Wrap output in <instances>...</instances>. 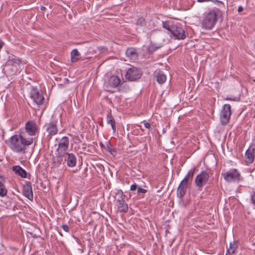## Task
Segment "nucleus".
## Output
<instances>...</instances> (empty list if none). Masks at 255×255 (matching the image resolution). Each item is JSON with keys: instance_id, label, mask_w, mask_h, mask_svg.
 Wrapping results in <instances>:
<instances>
[{"instance_id": "43", "label": "nucleus", "mask_w": 255, "mask_h": 255, "mask_svg": "<svg viewBox=\"0 0 255 255\" xmlns=\"http://www.w3.org/2000/svg\"><path fill=\"white\" fill-rule=\"evenodd\" d=\"M227 250H231V252H232L233 251H234V254H235L236 251H234V250H233V249H231V248H230L229 249H228Z\"/></svg>"}, {"instance_id": "32", "label": "nucleus", "mask_w": 255, "mask_h": 255, "mask_svg": "<svg viewBox=\"0 0 255 255\" xmlns=\"http://www.w3.org/2000/svg\"><path fill=\"white\" fill-rule=\"evenodd\" d=\"M251 201L255 209V191L253 193L251 196Z\"/></svg>"}, {"instance_id": "12", "label": "nucleus", "mask_w": 255, "mask_h": 255, "mask_svg": "<svg viewBox=\"0 0 255 255\" xmlns=\"http://www.w3.org/2000/svg\"><path fill=\"white\" fill-rule=\"evenodd\" d=\"M45 130L48 133V136L50 138L56 135L58 132V128L55 123L54 122H50L48 123H46L43 127Z\"/></svg>"}, {"instance_id": "40", "label": "nucleus", "mask_w": 255, "mask_h": 255, "mask_svg": "<svg viewBox=\"0 0 255 255\" xmlns=\"http://www.w3.org/2000/svg\"><path fill=\"white\" fill-rule=\"evenodd\" d=\"M210 0H197V1L199 2H204V1H209Z\"/></svg>"}, {"instance_id": "10", "label": "nucleus", "mask_w": 255, "mask_h": 255, "mask_svg": "<svg viewBox=\"0 0 255 255\" xmlns=\"http://www.w3.org/2000/svg\"><path fill=\"white\" fill-rule=\"evenodd\" d=\"M69 139L67 136H63L58 143V147L56 150L57 152H60L66 155L68 149Z\"/></svg>"}, {"instance_id": "2", "label": "nucleus", "mask_w": 255, "mask_h": 255, "mask_svg": "<svg viewBox=\"0 0 255 255\" xmlns=\"http://www.w3.org/2000/svg\"><path fill=\"white\" fill-rule=\"evenodd\" d=\"M222 11L218 8L215 7L204 14L201 21V27L206 30H211L215 25L218 17L222 15Z\"/></svg>"}, {"instance_id": "7", "label": "nucleus", "mask_w": 255, "mask_h": 255, "mask_svg": "<svg viewBox=\"0 0 255 255\" xmlns=\"http://www.w3.org/2000/svg\"><path fill=\"white\" fill-rule=\"evenodd\" d=\"M142 72L140 69L135 67H132L128 70L126 78L129 81H135L141 77Z\"/></svg>"}, {"instance_id": "19", "label": "nucleus", "mask_w": 255, "mask_h": 255, "mask_svg": "<svg viewBox=\"0 0 255 255\" xmlns=\"http://www.w3.org/2000/svg\"><path fill=\"white\" fill-rule=\"evenodd\" d=\"M195 171V168H192L190 170L181 182L187 185H188L189 183H191L193 179Z\"/></svg>"}, {"instance_id": "1", "label": "nucleus", "mask_w": 255, "mask_h": 255, "mask_svg": "<svg viewBox=\"0 0 255 255\" xmlns=\"http://www.w3.org/2000/svg\"><path fill=\"white\" fill-rule=\"evenodd\" d=\"M33 141V137L26 139L22 134H15L10 138L9 147L14 152L25 153L26 146L31 145Z\"/></svg>"}, {"instance_id": "6", "label": "nucleus", "mask_w": 255, "mask_h": 255, "mask_svg": "<svg viewBox=\"0 0 255 255\" xmlns=\"http://www.w3.org/2000/svg\"><path fill=\"white\" fill-rule=\"evenodd\" d=\"M117 194L120 195L116 204L118 210L120 212L127 213L128 211V207L125 200L126 195L121 190H119Z\"/></svg>"}, {"instance_id": "25", "label": "nucleus", "mask_w": 255, "mask_h": 255, "mask_svg": "<svg viewBox=\"0 0 255 255\" xmlns=\"http://www.w3.org/2000/svg\"><path fill=\"white\" fill-rule=\"evenodd\" d=\"M146 25L145 19L143 17H139L135 22V26L136 30L141 29L144 27Z\"/></svg>"}, {"instance_id": "37", "label": "nucleus", "mask_w": 255, "mask_h": 255, "mask_svg": "<svg viewBox=\"0 0 255 255\" xmlns=\"http://www.w3.org/2000/svg\"><path fill=\"white\" fill-rule=\"evenodd\" d=\"M230 248H231V249H233L235 251H236L237 248V246L235 245L232 244V243H230Z\"/></svg>"}, {"instance_id": "11", "label": "nucleus", "mask_w": 255, "mask_h": 255, "mask_svg": "<svg viewBox=\"0 0 255 255\" xmlns=\"http://www.w3.org/2000/svg\"><path fill=\"white\" fill-rule=\"evenodd\" d=\"M25 128L26 132L30 136L35 135L39 130L36 124L33 121L27 122L25 124Z\"/></svg>"}, {"instance_id": "41", "label": "nucleus", "mask_w": 255, "mask_h": 255, "mask_svg": "<svg viewBox=\"0 0 255 255\" xmlns=\"http://www.w3.org/2000/svg\"><path fill=\"white\" fill-rule=\"evenodd\" d=\"M45 9H46V7H45V6H41V7H40V10H41V11H45Z\"/></svg>"}, {"instance_id": "35", "label": "nucleus", "mask_w": 255, "mask_h": 255, "mask_svg": "<svg viewBox=\"0 0 255 255\" xmlns=\"http://www.w3.org/2000/svg\"><path fill=\"white\" fill-rule=\"evenodd\" d=\"M210 1H212L217 3L219 6L220 4H223V3L222 1L218 0H211Z\"/></svg>"}, {"instance_id": "39", "label": "nucleus", "mask_w": 255, "mask_h": 255, "mask_svg": "<svg viewBox=\"0 0 255 255\" xmlns=\"http://www.w3.org/2000/svg\"><path fill=\"white\" fill-rule=\"evenodd\" d=\"M243 10V7L241 5L239 6L238 7V11L239 12H241Z\"/></svg>"}, {"instance_id": "14", "label": "nucleus", "mask_w": 255, "mask_h": 255, "mask_svg": "<svg viewBox=\"0 0 255 255\" xmlns=\"http://www.w3.org/2000/svg\"><path fill=\"white\" fill-rule=\"evenodd\" d=\"M23 195L30 201L33 200V195L31 187V183L28 181L23 186Z\"/></svg>"}, {"instance_id": "23", "label": "nucleus", "mask_w": 255, "mask_h": 255, "mask_svg": "<svg viewBox=\"0 0 255 255\" xmlns=\"http://www.w3.org/2000/svg\"><path fill=\"white\" fill-rule=\"evenodd\" d=\"M106 122L107 123L111 126L112 128L113 132H116V122L115 119L111 113H109L107 115L106 117Z\"/></svg>"}, {"instance_id": "3", "label": "nucleus", "mask_w": 255, "mask_h": 255, "mask_svg": "<svg viewBox=\"0 0 255 255\" xmlns=\"http://www.w3.org/2000/svg\"><path fill=\"white\" fill-rule=\"evenodd\" d=\"M162 24L163 28L169 32L170 36L174 39L182 40L186 37L185 30L179 24L166 20L162 21Z\"/></svg>"}, {"instance_id": "18", "label": "nucleus", "mask_w": 255, "mask_h": 255, "mask_svg": "<svg viewBox=\"0 0 255 255\" xmlns=\"http://www.w3.org/2000/svg\"><path fill=\"white\" fill-rule=\"evenodd\" d=\"M13 171L18 176H20L22 178H26L27 172L19 165H15L12 167Z\"/></svg>"}, {"instance_id": "26", "label": "nucleus", "mask_w": 255, "mask_h": 255, "mask_svg": "<svg viewBox=\"0 0 255 255\" xmlns=\"http://www.w3.org/2000/svg\"><path fill=\"white\" fill-rule=\"evenodd\" d=\"M8 64L14 66V65H19L21 63V60L18 57H17L14 55L9 57L8 60Z\"/></svg>"}, {"instance_id": "21", "label": "nucleus", "mask_w": 255, "mask_h": 255, "mask_svg": "<svg viewBox=\"0 0 255 255\" xmlns=\"http://www.w3.org/2000/svg\"><path fill=\"white\" fill-rule=\"evenodd\" d=\"M126 54L131 60H136L138 56L136 52V50L133 48H129L127 49L126 52Z\"/></svg>"}, {"instance_id": "15", "label": "nucleus", "mask_w": 255, "mask_h": 255, "mask_svg": "<svg viewBox=\"0 0 255 255\" xmlns=\"http://www.w3.org/2000/svg\"><path fill=\"white\" fill-rule=\"evenodd\" d=\"M65 155L64 154L56 152L55 156L52 157L53 166L55 167H59L63 161Z\"/></svg>"}, {"instance_id": "17", "label": "nucleus", "mask_w": 255, "mask_h": 255, "mask_svg": "<svg viewBox=\"0 0 255 255\" xmlns=\"http://www.w3.org/2000/svg\"><path fill=\"white\" fill-rule=\"evenodd\" d=\"M66 154L67 155V156L65 159V160L67 162V166L70 167L76 166L77 159L75 155L72 153H67Z\"/></svg>"}, {"instance_id": "5", "label": "nucleus", "mask_w": 255, "mask_h": 255, "mask_svg": "<svg viewBox=\"0 0 255 255\" xmlns=\"http://www.w3.org/2000/svg\"><path fill=\"white\" fill-rule=\"evenodd\" d=\"M231 106L229 104H225L223 106L220 113V119L221 124L225 126L229 122L232 114Z\"/></svg>"}, {"instance_id": "38", "label": "nucleus", "mask_w": 255, "mask_h": 255, "mask_svg": "<svg viewBox=\"0 0 255 255\" xmlns=\"http://www.w3.org/2000/svg\"><path fill=\"white\" fill-rule=\"evenodd\" d=\"M234 251L231 252V250H227L225 255H233Z\"/></svg>"}, {"instance_id": "34", "label": "nucleus", "mask_w": 255, "mask_h": 255, "mask_svg": "<svg viewBox=\"0 0 255 255\" xmlns=\"http://www.w3.org/2000/svg\"><path fill=\"white\" fill-rule=\"evenodd\" d=\"M97 49L99 51L102 52H105L107 50V49L105 47L102 46L98 47Z\"/></svg>"}, {"instance_id": "31", "label": "nucleus", "mask_w": 255, "mask_h": 255, "mask_svg": "<svg viewBox=\"0 0 255 255\" xmlns=\"http://www.w3.org/2000/svg\"><path fill=\"white\" fill-rule=\"evenodd\" d=\"M138 188V186L135 184L133 183V184L131 185L130 187V190L132 191H135L136 189L137 190V188Z\"/></svg>"}, {"instance_id": "22", "label": "nucleus", "mask_w": 255, "mask_h": 255, "mask_svg": "<svg viewBox=\"0 0 255 255\" xmlns=\"http://www.w3.org/2000/svg\"><path fill=\"white\" fill-rule=\"evenodd\" d=\"M5 178L3 176L0 175V196H5L7 192L4 184L5 183Z\"/></svg>"}, {"instance_id": "4", "label": "nucleus", "mask_w": 255, "mask_h": 255, "mask_svg": "<svg viewBox=\"0 0 255 255\" xmlns=\"http://www.w3.org/2000/svg\"><path fill=\"white\" fill-rule=\"evenodd\" d=\"M222 176L227 182H239L241 180L240 173L235 168L230 169L229 171L222 173Z\"/></svg>"}, {"instance_id": "24", "label": "nucleus", "mask_w": 255, "mask_h": 255, "mask_svg": "<svg viewBox=\"0 0 255 255\" xmlns=\"http://www.w3.org/2000/svg\"><path fill=\"white\" fill-rule=\"evenodd\" d=\"M71 61L72 63L77 62L80 59V53L77 49H73L71 52Z\"/></svg>"}, {"instance_id": "9", "label": "nucleus", "mask_w": 255, "mask_h": 255, "mask_svg": "<svg viewBox=\"0 0 255 255\" xmlns=\"http://www.w3.org/2000/svg\"><path fill=\"white\" fill-rule=\"evenodd\" d=\"M30 97L37 105H41L44 101L42 92L38 89L32 88L30 91Z\"/></svg>"}, {"instance_id": "28", "label": "nucleus", "mask_w": 255, "mask_h": 255, "mask_svg": "<svg viewBox=\"0 0 255 255\" xmlns=\"http://www.w3.org/2000/svg\"><path fill=\"white\" fill-rule=\"evenodd\" d=\"M107 148L108 151L111 154L114 155L116 153L117 150L115 147L112 145H111V143L108 141L106 144Z\"/></svg>"}, {"instance_id": "13", "label": "nucleus", "mask_w": 255, "mask_h": 255, "mask_svg": "<svg viewBox=\"0 0 255 255\" xmlns=\"http://www.w3.org/2000/svg\"><path fill=\"white\" fill-rule=\"evenodd\" d=\"M245 160L247 163H252L255 157V145H251L245 153Z\"/></svg>"}, {"instance_id": "27", "label": "nucleus", "mask_w": 255, "mask_h": 255, "mask_svg": "<svg viewBox=\"0 0 255 255\" xmlns=\"http://www.w3.org/2000/svg\"><path fill=\"white\" fill-rule=\"evenodd\" d=\"M166 79V76L162 73H158L156 76V81L160 84L164 83Z\"/></svg>"}, {"instance_id": "20", "label": "nucleus", "mask_w": 255, "mask_h": 255, "mask_svg": "<svg viewBox=\"0 0 255 255\" xmlns=\"http://www.w3.org/2000/svg\"><path fill=\"white\" fill-rule=\"evenodd\" d=\"M121 80L117 76H112L109 79L108 84L112 88H116L120 84Z\"/></svg>"}, {"instance_id": "36", "label": "nucleus", "mask_w": 255, "mask_h": 255, "mask_svg": "<svg viewBox=\"0 0 255 255\" xmlns=\"http://www.w3.org/2000/svg\"><path fill=\"white\" fill-rule=\"evenodd\" d=\"M144 126L145 128H148V129H149L150 128V124L148 122H144Z\"/></svg>"}, {"instance_id": "16", "label": "nucleus", "mask_w": 255, "mask_h": 255, "mask_svg": "<svg viewBox=\"0 0 255 255\" xmlns=\"http://www.w3.org/2000/svg\"><path fill=\"white\" fill-rule=\"evenodd\" d=\"M188 185L182 182H180L177 190V196L180 199H182L185 195Z\"/></svg>"}, {"instance_id": "33", "label": "nucleus", "mask_w": 255, "mask_h": 255, "mask_svg": "<svg viewBox=\"0 0 255 255\" xmlns=\"http://www.w3.org/2000/svg\"><path fill=\"white\" fill-rule=\"evenodd\" d=\"M61 228L66 232H68L69 231V227L67 225H62Z\"/></svg>"}, {"instance_id": "8", "label": "nucleus", "mask_w": 255, "mask_h": 255, "mask_svg": "<svg viewBox=\"0 0 255 255\" xmlns=\"http://www.w3.org/2000/svg\"><path fill=\"white\" fill-rule=\"evenodd\" d=\"M209 178V174L206 171H202L195 179L196 186L201 189L207 183Z\"/></svg>"}, {"instance_id": "30", "label": "nucleus", "mask_w": 255, "mask_h": 255, "mask_svg": "<svg viewBox=\"0 0 255 255\" xmlns=\"http://www.w3.org/2000/svg\"><path fill=\"white\" fill-rule=\"evenodd\" d=\"M147 192V190L142 188L140 187H138L137 190V194L138 195H140L141 194H144Z\"/></svg>"}, {"instance_id": "42", "label": "nucleus", "mask_w": 255, "mask_h": 255, "mask_svg": "<svg viewBox=\"0 0 255 255\" xmlns=\"http://www.w3.org/2000/svg\"><path fill=\"white\" fill-rule=\"evenodd\" d=\"M225 99L226 100H230V101H234L235 100L234 99H232L231 98H226Z\"/></svg>"}, {"instance_id": "29", "label": "nucleus", "mask_w": 255, "mask_h": 255, "mask_svg": "<svg viewBox=\"0 0 255 255\" xmlns=\"http://www.w3.org/2000/svg\"><path fill=\"white\" fill-rule=\"evenodd\" d=\"M159 48V47H157L153 44H150L147 47V53L148 54H152L154 52H155Z\"/></svg>"}]
</instances>
